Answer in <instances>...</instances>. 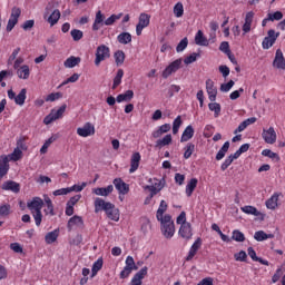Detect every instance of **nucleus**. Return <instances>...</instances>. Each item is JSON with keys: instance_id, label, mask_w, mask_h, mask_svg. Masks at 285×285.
Masks as SVG:
<instances>
[{"instance_id": "nucleus-1", "label": "nucleus", "mask_w": 285, "mask_h": 285, "mask_svg": "<svg viewBox=\"0 0 285 285\" xmlns=\"http://www.w3.org/2000/svg\"><path fill=\"white\" fill-rule=\"evenodd\" d=\"M168 210V204H166V200H161L159 208L156 214V218L158 222H160V230L166 237V239H171V237L175 235V222H173V217L170 215H165Z\"/></svg>"}, {"instance_id": "nucleus-2", "label": "nucleus", "mask_w": 285, "mask_h": 285, "mask_svg": "<svg viewBox=\"0 0 285 285\" xmlns=\"http://www.w3.org/2000/svg\"><path fill=\"white\" fill-rule=\"evenodd\" d=\"M94 205L95 213H101V210H105L109 219L112 222H119V209H117L112 203H106L104 198H96Z\"/></svg>"}, {"instance_id": "nucleus-3", "label": "nucleus", "mask_w": 285, "mask_h": 285, "mask_svg": "<svg viewBox=\"0 0 285 285\" xmlns=\"http://www.w3.org/2000/svg\"><path fill=\"white\" fill-rule=\"evenodd\" d=\"M27 208H29L31 212L36 226H41V222L43 219V214H41V208H43V199L40 197H33L31 200L27 202Z\"/></svg>"}, {"instance_id": "nucleus-4", "label": "nucleus", "mask_w": 285, "mask_h": 285, "mask_svg": "<svg viewBox=\"0 0 285 285\" xmlns=\"http://www.w3.org/2000/svg\"><path fill=\"white\" fill-rule=\"evenodd\" d=\"M109 57L110 48H108L106 45L97 47L95 66H100L101 61H106V59H109Z\"/></svg>"}, {"instance_id": "nucleus-5", "label": "nucleus", "mask_w": 285, "mask_h": 285, "mask_svg": "<svg viewBox=\"0 0 285 285\" xmlns=\"http://www.w3.org/2000/svg\"><path fill=\"white\" fill-rule=\"evenodd\" d=\"M278 37H279V32H275L274 29L268 30L267 37L264 38L262 43L263 49L268 50L269 48H273Z\"/></svg>"}, {"instance_id": "nucleus-6", "label": "nucleus", "mask_w": 285, "mask_h": 285, "mask_svg": "<svg viewBox=\"0 0 285 285\" xmlns=\"http://www.w3.org/2000/svg\"><path fill=\"white\" fill-rule=\"evenodd\" d=\"M66 105H62L57 111L56 110H51V112L45 117L43 119V124H46V126H49V124H52V121H57V119H61V117H63V112H66Z\"/></svg>"}, {"instance_id": "nucleus-7", "label": "nucleus", "mask_w": 285, "mask_h": 285, "mask_svg": "<svg viewBox=\"0 0 285 285\" xmlns=\"http://www.w3.org/2000/svg\"><path fill=\"white\" fill-rule=\"evenodd\" d=\"M148 26H150V16L148 13H141L136 26V35L138 37L141 36L144 28H148Z\"/></svg>"}, {"instance_id": "nucleus-8", "label": "nucleus", "mask_w": 285, "mask_h": 285, "mask_svg": "<svg viewBox=\"0 0 285 285\" xmlns=\"http://www.w3.org/2000/svg\"><path fill=\"white\" fill-rule=\"evenodd\" d=\"M179 68H181V59H177L173 61L169 66H167L166 69L163 71V78L168 79V77H170V75H175V72H177Z\"/></svg>"}, {"instance_id": "nucleus-9", "label": "nucleus", "mask_w": 285, "mask_h": 285, "mask_svg": "<svg viewBox=\"0 0 285 285\" xmlns=\"http://www.w3.org/2000/svg\"><path fill=\"white\" fill-rule=\"evenodd\" d=\"M178 235L188 242V239H193V225L190 223H184L180 225Z\"/></svg>"}, {"instance_id": "nucleus-10", "label": "nucleus", "mask_w": 285, "mask_h": 285, "mask_svg": "<svg viewBox=\"0 0 285 285\" xmlns=\"http://www.w3.org/2000/svg\"><path fill=\"white\" fill-rule=\"evenodd\" d=\"M262 137L265 141V144H275L277 141V132H275V128L269 127L268 129H264Z\"/></svg>"}, {"instance_id": "nucleus-11", "label": "nucleus", "mask_w": 285, "mask_h": 285, "mask_svg": "<svg viewBox=\"0 0 285 285\" xmlns=\"http://www.w3.org/2000/svg\"><path fill=\"white\" fill-rule=\"evenodd\" d=\"M114 186L120 195H128L130 193V185L126 184L121 178H115Z\"/></svg>"}, {"instance_id": "nucleus-12", "label": "nucleus", "mask_w": 285, "mask_h": 285, "mask_svg": "<svg viewBox=\"0 0 285 285\" xmlns=\"http://www.w3.org/2000/svg\"><path fill=\"white\" fill-rule=\"evenodd\" d=\"M106 26V14L101 12V10L96 12L95 21L92 24L94 32H97V30H101Z\"/></svg>"}, {"instance_id": "nucleus-13", "label": "nucleus", "mask_w": 285, "mask_h": 285, "mask_svg": "<svg viewBox=\"0 0 285 285\" xmlns=\"http://www.w3.org/2000/svg\"><path fill=\"white\" fill-rule=\"evenodd\" d=\"M273 67L277 68L278 70H285V59H284V52H282V49L276 50L275 58L273 61Z\"/></svg>"}, {"instance_id": "nucleus-14", "label": "nucleus", "mask_w": 285, "mask_h": 285, "mask_svg": "<svg viewBox=\"0 0 285 285\" xmlns=\"http://www.w3.org/2000/svg\"><path fill=\"white\" fill-rule=\"evenodd\" d=\"M77 135H79V137H90V135H95V126L87 122L83 125V127H79L77 129Z\"/></svg>"}, {"instance_id": "nucleus-15", "label": "nucleus", "mask_w": 285, "mask_h": 285, "mask_svg": "<svg viewBox=\"0 0 285 285\" xmlns=\"http://www.w3.org/2000/svg\"><path fill=\"white\" fill-rule=\"evenodd\" d=\"M68 230H72L73 228H83V218L81 216H72L67 224Z\"/></svg>"}, {"instance_id": "nucleus-16", "label": "nucleus", "mask_w": 285, "mask_h": 285, "mask_svg": "<svg viewBox=\"0 0 285 285\" xmlns=\"http://www.w3.org/2000/svg\"><path fill=\"white\" fill-rule=\"evenodd\" d=\"M2 190H10L11 193H21V185L14 180H7L1 186Z\"/></svg>"}, {"instance_id": "nucleus-17", "label": "nucleus", "mask_w": 285, "mask_h": 285, "mask_svg": "<svg viewBox=\"0 0 285 285\" xmlns=\"http://www.w3.org/2000/svg\"><path fill=\"white\" fill-rule=\"evenodd\" d=\"M206 90L209 97V101H216L217 99V88L215 87V82L210 79L206 80Z\"/></svg>"}, {"instance_id": "nucleus-18", "label": "nucleus", "mask_w": 285, "mask_h": 285, "mask_svg": "<svg viewBox=\"0 0 285 285\" xmlns=\"http://www.w3.org/2000/svg\"><path fill=\"white\" fill-rule=\"evenodd\" d=\"M163 188H164V180H157L155 185L145 186V190H149L150 193L149 199H153V197H155V195H157V193H159V190H161Z\"/></svg>"}, {"instance_id": "nucleus-19", "label": "nucleus", "mask_w": 285, "mask_h": 285, "mask_svg": "<svg viewBox=\"0 0 285 285\" xmlns=\"http://www.w3.org/2000/svg\"><path fill=\"white\" fill-rule=\"evenodd\" d=\"M115 190L112 185H108L107 187H98L92 189L94 195H98L99 197H108Z\"/></svg>"}, {"instance_id": "nucleus-20", "label": "nucleus", "mask_w": 285, "mask_h": 285, "mask_svg": "<svg viewBox=\"0 0 285 285\" xmlns=\"http://www.w3.org/2000/svg\"><path fill=\"white\" fill-rule=\"evenodd\" d=\"M16 75L19 79H30V67L28 65H22L20 68L16 69Z\"/></svg>"}, {"instance_id": "nucleus-21", "label": "nucleus", "mask_w": 285, "mask_h": 285, "mask_svg": "<svg viewBox=\"0 0 285 285\" xmlns=\"http://www.w3.org/2000/svg\"><path fill=\"white\" fill-rule=\"evenodd\" d=\"M202 248V238H197L195 243L191 245L189 253L186 257V262H190L195 255H197V250Z\"/></svg>"}, {"instance_id": "nucleus-22", "label": "nucleus", "mask_w": 285, "mask_h": 285, "mask_svg": "<svg viewBox=\"0 0 285 285\" xmlns=\"http://www.w3.org/2000/svg\"><path fill=\"white\" fill-rule=\"evenodd\" d=\"M10 170V159L8 156H1L0 157V176L8 175V171Z\"/></svg>"}, {"instance_id": "nucleus-23", "label": "nucleus", "mask_w": 285, "mask_h": 285, "mask_svg": "<svg viewBox=\"0 0 285 285\" xmlns=\"http://www.w3.org/2000/svg\"><path fill=\"white\" fill-rule=\"evenodd\" d=\"M141 161V155L139 153H134L130 159L129 173L132 174L139 168V163Z\"/></svg>"}, {"instance_id": "nucleus-24", "label": "nucleus", "mask_w": 285, "mask_h": 285, "mask_svg": "<svg viewBox=\"0 0 285 285\" xmlns=\"http://www.w3.org/2000/svg\"><path fill=\"white\" fill-rule=\"evenodd\" d=\"M279 202V194H274L271 198H268L265 203L266 208L268 210H275L277 208Z\"/></svg>"}, {"instance_id": "nucleus-25", "label": "nucleus", "mask_w": 285, "mask_h": 285, "mask_svg": "<svg viewBox=\"0 0 285 285\" xmlns=\"http://www.w3.org/2000/svg\"><path fill=\"white\" fill-rule=\"evenodd\" d=\"M255 17V13L253 11H249L246 13L245 17V23L243 24V32L246 35L250 30V26H253V18Z\"/></svg>"}, {"instance_id": "nucleus-26", "label": "nucleus", "mask_w": 285, "mask_h": 285, "mask_svg": "<svg viewBox=\"0 0 285 285\" xmlns=\"http://www.w3.org/2000/svg\"><path fill=\"white\" fill-rule=\"evenodd\" d=\"M194 136H195V129L193 128V126L189 125L184 130L180 141L181 142L190 141V139H193Z\"/></svg>"}, {"instance_id": "nucleus-27", "label": "nucleus", "mask_w": 285, "mask_h": 285, "mask_svg": "<svg viewBox=\"0 0 285 285\" xmlns=\"http://www.w3.org/2000/svg\"><path fill=\"white\" fill-rule=\"evenodd\" d=\"M255 121H257V118H255V117L244 120L243 122L239 124V126L234 131V134L237 135V132H244V130H246V128H248V126H250V124H255Z\"/></svg>"}, {"instance_id": "nucleus-28", "label": "nucleus", "mask_w": 285, "mask_h": 285, "mask_svg": "<svg viewBox=\"0 0 285 285\" xmlns=\"http://www.w3.org/2000/svg\"><path fill=\"white\" fill-rule=\"evenodd\" d=\"M132 97H135V92L132 90H127L125 94L118 95L116 101L118 104H121V101H131Z\"/></svg>"}, {"instance_id": "nucleus-29", "label": "nucleus", "mask_w": 285, "mask_h": 285, "mask_svg": "<svg viewBox=\"0 0 285 285\" xmlns=\"http://www.w3.org/2000/svg\"><path fill=\"white\" fill-rule=\"evenodd\" d=\"M79 63H81V58L71 56L63 62V66L65 68H75V66H79Z\"/></svg>"}, {"instance_id": "nucleus-30", "label": "nucleus", "mask_w": 285, "mask_h": 285, "mask_svg": "<svg viewBox=\"0 0 285 285\" xmlns=\"http://www.w3.org/2000/svg\"><path fill=\"white\" fill-rule=\"evenodd\" d=\"M59 19H61V11H59V9H56L48 17L47 21H48V23H50V26H56V23L59 22Z\"/></svg>"}, {"instance_id": "nucleus-31", "label": "nucleus", "mask_w": 285, "mask_h": 285, "mask_svg": "<svg viewBox=\"0 0 285 285\" xmlns=\"http://www.w3.org/2000/svg\"><path fill=\"white\" fill-rule=\"evenodd\" d=\"M59 237V229L47 233L45 236L46 244H55V240Z\"/></svg>"}, {"instance_id": "nucleus-32", "label": "nucleus", "mask_w": 285, "mask_h": 285, "mask_svg": "<svg viewBox=\"0 0 285 285\" xmlns=\"http://www.w3.org/2000/svg\"><path fill=\"white\" fill-rule=\"evenodd\" d=\"M196 188H197V178H191L186 186L187 197H190Z\"/></svg>"}, {"instance_id": "nucleus-33", "label": "nucleus", "mask_w": 285, "mask_h": 285, "mask_svg": "<svg viewBox=\"0 0 285 285\" xmlns=\"http://www.w3.org/2000/svg\"><path fill=\"white\" fill-rule=\"evenodd\" d=\"M118 43H122L124 46H127V43H130L132 41V36L128 32H122L118 37Z\"/></svg>"}, {"instance_id": "nucleus-34", "label": "nucleus", "mask_w": 285, "mask_h": 285, "mask_svg": "<svg viewBox=\"0 0 285 285\" xmlns=\"http://www.w3.org/2000/svg\"><path fill=\"white\" fill-rule=\"evenodd\" d=\"M195 43L197 46H208V40L204 37V32H202V30H198L196 33Z\"/></svg>"}, {"instance_id": "nucleus-35", "label": "nucleus", "mask_w": 285, "mask_h": 285, "mask_svg": "<svg viewBox=\"0 0 285 285\" xmlns=\"http://www.w3.org/2000/svg\"><path fill=\"white\" fill-rule=\"evenodd\" d=\"M26 88L21 89L19 95L16 96L14 104L17 106H23L26 104V95H27Z\"/></svg>"}, {"instance_id": "nucleus-36", "label": "nucleus", "mask_w": 285, "mask_h": 285, "mask_svg": "<svg viewBox=\"0 0 285 285\" xmlns=\"http://www.w3.org/2000/svg\"><path fill=\"white\" fill-rule=\"evenodd\" d=\"M228 148H230V142L226 141L223 147L219 149V151L216 155L217 161H222L223 157H226V153H228Z\"/></svg>"}, {"instance_id": "nucleus-37", "label": "nucleus", "mask_w": 285, "mask_h": 285, "mask_svg": "<svg viewBox=\"0 0 285 285\" xmlns=\"http://www.w3.org/2000/svg\"><path fill=\"white\" fill-rule=\"evenodd\" d=\"M116 66H122L124 61H126V53L122 50H118L114 55Z\"/></svg>"}, {"instance_id": "nucleus-38", "label": "nucleus", "mask_w": 285, "mask_h": 285, "mask_svg": "<svg viewBox=\"0 0 285 285\" xmlns=\"http://www.w3.org/2000/svg\"><path fill=\"white\" fill-rule=\"evenodd\" d=\"M45 204H47V209H45V213L51 216H55V206L52 205V199L50 197L45 196Z\"/></svg>"}, {"instance_id": "nucleus-39", "label": "nucleus", "mask_w": 285, "mask_h": 285, "mask_svg": "<svg viewBox=\"0 0 285 285\" xmlns=\"http://www.w3.org/2000/svg\"><path fill=\"white\" fill-rule=\"evenodd\" d=\"M104 268V258H98L94 265H92V269H91V277H95V275H97V273H99V269Z\"/></svg>"}, {"instance_id": "nucleus-40", "label": "nucleus", "mask_w": 285, "mask_h": 285, "mask_svg": "<svg viewBox=\"0 0 285 285\" xmlns=\"http://www.w3.org/2000/svg\"><path fill=\"white\" fill-rule=\"evenodd\" d=\"M243 213L246 215H254L255 217H259L261 213L253 206H244L240 208Z\"/></svg>"}, {"instance_id": "nucleus-41", "label": "nucleus", "mask_w": 285, "mask_h": 285, "mask_svg": "<svg viewBox=\"0 0 285 285\" xmlns=\"http://www.w3.org/2000/svg\"><path fill=\"white\" fill-rule=\"evenodd\" d=\"M193 153H195V144L189 142L185 147L184 159H190V157H193Z\"/></svg>"}, {"instance_id": "nucleus-42", "label": "nucleus", "mask_w": 285, "mask_h": 285, "mask_svg": "<svg viewBox=\"0 0 285 285\" xmlns=\"http://www.w3.org/2000/svg\"><path fill=\"white\" fill-rule=\"evenodd\" d=\"M121 17H124V13L111 14L109 18L105 20V26H115V22L119 21Z\"/></svg>"}, {"instance_id": "nucleus-43", "label": "nucleus", "mask_w": 285, "mask_h": 285, "mask_svg": "<svg viewBox=\"0 0 285 285\" xmlns=\"http://www.w3.org/2000/svg\"><path fill=\"white\" fill-rule=\"evenodd\" d=\"M121 79H124V69H119L117 71V75L114 78L112 90H116V88L121 83Z\"/></svg>"}, {"instance_id": "nucleus-44", "label": "nucleus", "mask_w": 285, "mask_h": 285, "mask_svg": "<svg viewBox=\"0 0 285 285\" xmlns=\"http://www.w3.org/2000/svg\"><path fill=\"white\" fill-rule=\"evenodd\" d=\"M209 110H212V112H214V117H219L220 112H222V105L217 104V102H210L208 105Z\"/></svg>"}, {"instance_id": "nucleus-45", "label": "nucleus", "mask_w": 285, "mask_h": 285, "mask_svg": "<svg viewBox=\"0 0 285 285\" xmlns=\"http://www.w3.org/2000/svg\"><path fill=\"white\" fill-rule=\"evenodd\" d=\"M232 239L234 242H246V236H244V233L239 232L238 229H235L232 234Z\"/></svg>"}, {"instance_id": "nucleus-46", "label": "nucleus", "mask_w": 285, "mask_h": 285, "mask_svg": "<svg viewBox=\"0 0 285 285\" xmlns=\"http://www.w3.org/2000/svg\"><path fill=\"white\" fill-rule=\"evenodd\" d=\"M173 142V136L166 135L163 139L156 141V146H169Z\"/></svg>"}, {"instance_id": "nucleus-47", "label": "nucleus", "mask_w": 285, "mask_h": 285, "mask_svg": "<svg viewBox=\"0 0 285 285\" xmlns=\"http://www.w3.org/2000/svg\"><path fill=\"white\" fill-rule=\"evenodd\" d=\"M174 14L175 17H184V4L181 2H178L174 7Z\"/></svg>"}, {"instance_id": "nucleus-48", "label": "nucleus", "mask_w": 285, "mask_h": 285, "mask_svg": "<svg viewBox=\"0 0 285 285\" xmlns=\"http://www.w3.org/2000/svg\"><path fill=\"white\" fill-rule=\"evenodd\" d=\"M9 157L11 161H19V159L23 157V151H21L19 148H16Z\"/></svg>"}, {"instance_id": "nucleus-49", "label": "nucleus", "mask_w": 285, "mask_h": 285, "mask_svg": "<svg viewBox=\"0 0 285 285\" xmlns=\"http://www.w3.org/2000/svg\"><path fill=\"white\" fill-rule=\"evenodd\" d=\"M12 209V206L10 204H4L0 206V217H8L10 215V210Z\"/></svg>"}, {"instance_id": "nucleus-50", "label": "nucleus", "mask_w": 285, "mask_h": 285, "mask_svg": "<svg viewBox=\"0 0 285 285\" xmlns=\"http://www.w3.org/2000/svg\"><path fill=\"white\" fill-rule=\"evenodd\" d=\"M262 155L264 157H269V159H276V161H279V155H277L276 153H274L273 150L271 149H264L262 151Z\"/></svg>"}, {"instance_id": "nucleus-51", "label": "nucleus", "mask_w": 285, "mask_h": 285, "mask_svg": "<svg viewBox=\"0 0 285 285\" xmlns=\"http://www.w3.org/2000/svg\"><path fill=\"white\" fill-rule=\"evenodd\" d=\"M284 19V14L282 11H276L274 13H268V20L269 21H282Z\"/></svg>"}, {"instance_id": "nucleus-52", "label": "nucleus", "mask_w": 285, "mask_h": 285, "mask_svg": "<svg viewBox=\"0 0 285 285\" xmlns=\"http://www.w3.org/2000/svg\"><path fill=\"white\" fill-rule=\"evenodd\" d=\"M180 127H181V116H177V118L173 122V134L177 135V132H179Z\"/></svg>"}, {"instance_id": "nucleus-53", "label": "nucleus", "mask_w": 285, "mask_h": 285, "mask_svg": "<svg viewBox=\"0 0 285 285\" xmlns=\"http://www.w3.org/2000/svg\"><path fill=\"white\" fill-rule=\"evenodd\" d=\"M188 48V38H184L176 47V52H184Z\"/></svg>"}, {"instance_id": "nucleus-54", "label": "nucleus", "mask_w": 285, "mask_h": 285, "mask_svg": "<svg viewBox=\"0 0 285 285\" xmlns=\"http://www.w3.org/2000/svg\"><path fill=\"white\" fill-rule=\"evenodd\" d=\"M71 37L73 41H81V39H83V31L79 29H73L71 30Z\"/></svg>"}, {"instance_id": "nucleus-55", "label": "nucleus", "mask_w": 285, "mask_h": 285, "mask_svg": "<svg viewBox=\"0 0 285 285\" xmlns=\"http://www.w3.org/2000/svg\"><path fill=\"white\" fill-rule=\"evenodd\" d=\"M127 268H131V271H138L139 267L135 265V258L132 256H128L125 262Z\"/></svg>"}, {"instance_id": "nucleus-56", "label": "nucleus", "mask_w": 285, "mask_h": 285, "mask_svg": "<svg viewBox=\"0 0 285 285\" xmlns=\"http://www.w3.org/2000/svg\"><path fill=\"white\" fill-rule=\"evenodd\" d=\"M19 52H21V48H16L12 53L10 55L9 59H8V66H12V61H16Z\"/></svg>"}, {"instance_id": "nucleus-57", "label": "nucleus", "mask_w": 285, "mask_h": 285, "mask_svg": "<svg viewBox=\"0 0 285 285\" xmlns=\"http://www.w3.org/2000/svg\"><path fill=\"white\" fill-rule=\"evenodd\" d=\"M63 94L61 92H52L46 97V101H57V99H61Z\"/></svg>"}, {"instance_id": "nucleus-58", "label": "nucleus", "mask_w": 285, "mask_h": 285, "mask_svg": "<svg viewBox=\"0 0 285 285\" xmlns=\"http://www.w3.org/2000/svg\"><path fill=\"white\" fill-rule=\"evenodd\" d=\"M233 86H235V81L234 80H229L227 83L220 85V92H228V91H230V88H233Z\"/></svg>"}, {"instance_id": "nucleus-59", "label": "nucleus", "mask_w": 285, "mask_h": 285, "mask_svg": "<svg viewBox=\"0 0 285 285\" xmlns=\"http://www.w3.org/2000/svg\"><path fill=\"white\" fill-rule=\"evenodd\" d=\"M247 257L248 255L244 250H240L239 253H236L234 255V258L236 259V262H246Z\"/></svg>"}, {"instance_id": "nucleus-60", "label": "nucleus", "mask_w": 285, "mask_h": 285, "mask_svg": "<svg viewBox=\"0 0 285 285\" xmlns=\"http://www.w3.org/2000/svg\"><path fill=\"white\" fill-rule=\"evenodd\" d=\"M266 233L264 230H258L254 234V239H256V242H264L266 239Z\"/></svg>"}, {"instance_id": "nucleus-61", "label": "nucleus", "mask_w": 285, "mask_h": 285, "mask_svg": "<svg viewBox=\"0 0 285 285\" xmlns=\"http://www.w3.org/2000/svg\"><path fill=\"white\" fill-rule=\"evenodd\" d=\"M79 81V73H73L71 77H69L67 80H65L61 86H66L67 83H75Z\"/></svg>"}, {"instance_id": "nucleus-62", "label": "nucleus", "mask_w": 285, "mask_h": 285, "mask_svg": "<svg viewBox=\"0 0 285 285\" xmlns=\"http://www.w3.org/2000/svg\"><path fill=\"white\" fill-rule=\"evenodd\" d=\"M16 148H18V150H27L28 149V147L26 146V137H21L20 139H18Z\"/></svg>"}, {"instance_id": "nucleus-63", "label": "nucleus", "mask_w": 285, "mask_h": 285, "mask_svg": "<svg viewBox=\"0 0 285 285\" xmlns=\"http://www.w3.org/2000/svg\"><path fill=\"white\" fill-rule=\"evenodd\" d=\"M134 269L130 267H124V269L120 272V279H126L130 276V273H132Z\"/></svg>"}, {"instance_id": "nucleus-64", "label": "nucleus", "mask_w": 285, "mask_h": 285, "mask_svg": "<svg viewBox=\"0 0 285 285\" xmlns=\"http://www.w3.org/2000/svg\"><path fill=\"white\" fill-rule=\"evenodd\" d=\"M19 17H21V9L14 7L12 9L11 18L10 19H13L14 21H19Z\"/></svg>"}]
</instances>
